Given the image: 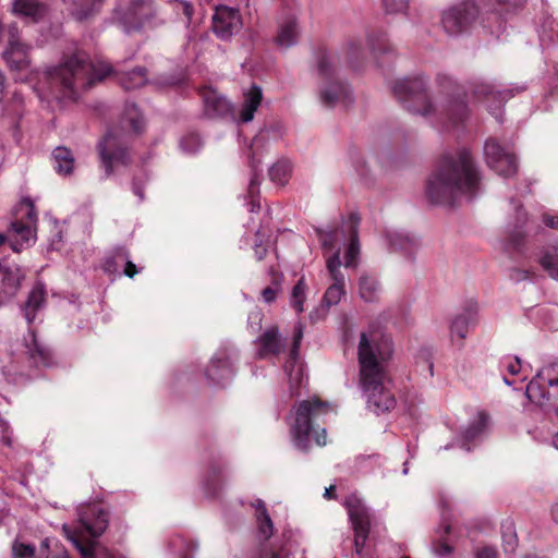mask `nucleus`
Segmentation results:
<instances>
[{
	"mask_svg": "<svg viewBox=\"0 0 558 558\" xmlns=\"http://www.w3.org/2000/svg\"><path fill=\"white\" fill-rule=\"evenodd\" d=\"M111 72L112 68L106 61H92L85 52L77 51L45 72V83L38 88V95L47 100L74 98L80 89L90 88Z\"/></svg>",
	"mask_w": 558,
	"mask_h": 558,
	"instance_id": "nucleus-2",
	"label": "nucleus"
},
{
	"mask_svg": "<svg viewBox=\"0 0 558 558\" xmlns=\"http://www.w3.org/2000/svg\"><path fill=\"white\" fill-rule=\"evenodd\" d=\"M381 292L380 283L373 275L362 274L359 278V294L365 302H376Z\"/></svg>",
	"mask_w": 558,
	"mask_h": 558,
	"instance_id": "nucleus-30",
	"label": "nucleus"
},
{
	"mask_svg": "<svg viewBox=\"0 0 558 558\" xmlns=\"http://www.w3.org/2000/svg\"><path fill=\"white\" fill-rule=\"evenodd\" d=\"M514 209L517 210L515 228H521L525 225L527 220L526 213L518 204H514Z\"/></svg>",
	"mask_w": 558,
	"mask_h": 558,
	"instance_id": "nucleus-56",
	"label": "nucleus"
},
{
	"mask_svg": "<svg viewBox=\"0 0 558 558\" xmlns=\"http://www.w3.org/2000/svg\"><path fill=\"white\" fill-rule=\"evenodd\" d=\"M0 426L2 427V440L5 445L11 446L12 444V437H11V430L7 423H1Z\"/></svg>",
	"mask_w": 558,
	"mask_h": 558,
	"instance_id": "nucleus-58",
	"label": "nucleus"
},
{
	"mask_svg": "<svg viewBox=\"0 0 558 558\" xmlns=\"http://www.w3.org/2000/svg\"><path fill=\"white\" fill-rule=\"evenodd\" d=\"M348 232V247L344 255V266L355 267L356 259L360 253V244L357 240V229L360 225V216L356 213H351L344 220Z\"/></svg>",
	"mask_w": 558,
	"mask_h": 558,
	"instance_id": "nucleus-23",
	"label": "nucleus"
},
{
	"mask_svg": "<svg viewBox=\"0 0 558 558\" xmlns=\"http://www.w3.org/2000/svg\"><path fill=\"white\" fill-rule=\"evenodd\" d=\"M344 506L354 530L355 551L361 554L369 532L368 511L361 498L355 494L345 498Z\"/></svg>",
	"mask_w": 558,
	"mask_h": 558,
	"instance_id": "nucleus-12",
	"label": "nucleus"
},
{
	"mask_svg": "<svg viewBox=\"0 0 558 558\" xmlns=\"http://www.w3.org/2000/svg\"><path fill=\"white\" fill-rule=\"evenodd\" d=\"M476 317L471 311H465L458 314L450 324V339L451 342L461 348L463 345V339H465L469 328L475 326Z\"/></svg>",
	"mask_w": 558,
	"mask_h": 558,
	"instance_id": "nucleus-26",
	"label": "nucleus"
},
{
	"mask_svg": "<svg viewBox=\"0 0 558 558\" xmlns=\"http://www.w3.org/2000/svg\"><path fill=\"white\" fill-rule=\"evenodd\" d=\"M387 13H403L409 7V0H383Z\"/></svg>",
	"mask_w": 558,
	"mask_h": 558,
	"instance_id": "nucleus-50",
	"label": "nucleus"
},
{
	"mask_svg": "<svg viewBox=\"0 0 558 558\" xmlns=\"http://www.w3.org/2000/svg\"><path fill=\"white\" fill-rule=\"evenodd\" d=\"M291 173V165L287 160H281L275 163L269 170L270 180L279 185H284Z\"/></svg>",
	"mask_w": 558,
	"mask_h": 558,
	"instance_id": "nucleus-43",
	"label": "nucleus"
},
{
	"mask_svg": "<svg viewBox=\"0 0 558 558\" xmlns=\"http://www.w3.org/2000/svg\"><path fill=\"white\" fill-rule=\"evenodd\" d=\"M303 338V327L301 324L298 325L293 336V348L291 353L283 366L284 373L288 376L290 390L294 393L299 387L306 380L304 367L299 359V347Z\"/></svg>",
	"mask_w": 558,
	"mask_h": 558,
	"instance_id": "nucleus-18",
	"label": "nucleus"
},
{
	"mask_svg": "<svg viewBox=\"0 0 558 558\" xmlns=\"http://www.w3.org/2000/svg\"><path fill=\"white\" fill-rule=\"evenodd\" d=\"M347 232V227L343 223V228L341 230H331V231H319V241L322 246L326 251H333V254H338L340 257V244L343 241Z\"/></svg>",
	"mask_w": 558,
	"mask_h": 558,
	"instance_id": "nucleus-36",
	"label": "nucleus"
},
{
	"mask_svg": "<svg viewBox=\"0 0 558 558\" xmlns=\"http://www.w3.org/2000/svg\"><path fill=\"white\" fill-rule=\"evenodd\" d=\"M477 16L478 8L473 1L462 2L442 12L441 26L448 35H460L470 29Z\"/></svg>",
	"mask_w": 558,
	"mask_h": 558,
	"instance_id": "nucleus-11",
	"label": "nucleus"
},
{
	"mask_svg": "<svg viewBox=\"0 0 558 558\" xmlns=\"http://www.w3.org/2000/svg\"><path fill=\"white\" fill-rule=\"evenodd\" d=\"M471 93L474 99L482 100V99H493L494 102H496L495 110L493 111V114H496V118L498 119L499 111L501 109V105L506 100V96L500 92H495L492 86H489L486 83H475L472 88Z\"/></svg>",
	"mask_w": 558,
	"mask_h": 558,
	"instance_id": "nucleus-33",
	"label": "nucleus"
},
{
	"mask_svg": "<svg viewBox=\"0 0 558 558\" xmlns=\"http://www.w3.org/2000/svg\"><path fill=\"white\" fill-rule=\"evenodd\" d=\"M338 61V56L332 52L320 51L316 57V71L320 81L319 99L329 108L352 101L349 86L335 78Z\"/></svg>",
	"mask_w": 558,
	"mask_h": 558,
	"instance_id": "nucleus-7",
	"label": "nucleus"
},
{
	"mask_svg": "<svg viewBox=\"0 0 558 558\" xmlns=\"http://www.w3.org/2000/svg\"><path fill=\"white\" fill-rule=\"evenodd\" d=\"M478 190V172L465 149L445 156L426 182L428 198L441 205H453L461 197L471 198Z\"/></svg>",
	"mask_w": 558,
	"mask_h": 558,
	"instance_id": "nucleus-3",
	"label": "nucleus"
},
{
	"mask_svg": "<svg viewBox=\"0 0 558 558\" xmlns=\"http://www.w3.org/2000/svg\"><path fill=\"white\" fill-rule=\"evenodd\" d=\"M262 99V89L256 85H252L251 88L244 93V100L239 111V118L242 122L253 120L254 113L259 107Z\"/></svg>",
	"mask_w": 558,
	"mask_h": 558,
	"instance_id": "nucleus-27",
	"label": "nucleus"
},
{
	"mask_svg": "<svg viewBox=\"0 0 558 558\" xmlns=\"http://www.w3.org/2000/svg\"><path fill=\"white\" fill-rule=\"evenodd\" d=\"M22 279L23 275L19 265L8 259L0 260V305L15 296Z\"/></svg>",
	"mask_w": 558,
	"mask_h": 558,
	"instance_id": "nucleus-20",
	"label": "nucleus"
},
{
	"mask_svg": "<svg viewBox=\"0 0 558 558\" xmlns=\"http://www.w3.org/2000/svg\"><path fill=\"white\" fill-rule=\"evenodd\" d=\"M235 354L231 349H220L211 359L206 376L215 384L223 386L229 383L234 375L233 359Z\"/></svg>",
	"mask_w": 558,
	"mask_h": 558,
	"instance_id": "nucleus-16",
	"label": "nucleus"
},
{
	"mask_svg": "<svg viewBox=\"0 0 558 558\" xmlns=\"http://www.w3.org/2000/svg\"><path fill=\"white\" fill-rule=\"evenodd\" d=\"M341 262L338 254L327 257L326 267L332 283L327 288L324 302L327 306L337 305L345 293V277L340 270Z\"/></svg>",
	"mask_w": 558,
	"mask_h": 558,
	"instance_id": "nucleus-19",
	"label": "nucleus"
},
{
	"mask_svg": "<svg viewBox=\"0 0 558 558\" xmlns=\"http://www.w3.org/2000/svg\"><path fill=\"white\" fill-rule=\"evenodd\" d=\"M277 292H278V288H277V287H267V288H265V289L262 291L263 300H264L266 303H271V302H274V301H275V299H276Z\"/></svg>",
	"mask_w": 558,
	"mask_h": 558,
	"instance_id": "nucleus-55",
	"label": "nucleus"
},
{
	"mask_svg": "<svg viewBox=\"0 0 558 558\" xmlns=\"http://www.w3.org/2000/svg\"><path fill=\"white\" fill-rule=\"evenodd\" d=\"M29 46L22 41L16 27L9 28L8 47L3 51V57L13 70L22 71L29 66L28 58Z\"/></svg>",
	"mask_w": 558,
	"mask_h": 558,
	"instance_id": "nucleus-17",
	"label": "nucleus"
},
{
	"mask_svg": "<svg viewBox=\"0 0 558 558\" xmlns=\"http://www.w3.org/2000/svg\"><path fill=\"white\" fill-rule=\"evenodd\" d=\"M551 518L556 523H558V502L551 508Z\"/></svg>",
	"mask_w": 558,
	"mask_h": 558,
	"instance_id": "nucleus-64",
	"label": "nucleus"
},
{
	"mask_svg": "<svg viewBox=\"0 0 558 558\" xmlns=\"http://www.w3.org/2000/svg\"><path fill=\"white\" fill-rule=\"evenodd\" d=\"M387 241L389 244V247L392 251H401L405 254H411L414 247L416 246V243L413 239H411L408 234L393 231L387 233Z\"/></svg>",
	"mask_w": 558,
	"mask_h": 558,
	"instance_id": "nucleus-39",
	"label": "nucleus"
},
{
	"mask_svg": "<svg viewBox=\"0 0 558 558\" xmlns=\"http://www.w3.org/2000/svg\"><path fill=\"white\" fill-rule=\"evenodd\" d=\"M45 303V290L43 284H36L27 299L24 312H25V318L31 324L35 316L36 312L40 310L44 306Z\"/></svg>",
	"mask_w": 558,
	"mask_h": 558,
	"instance_id": "nucleus-37",
	"label": "nucleus"
},
{
	"mask_svg": "<svg viewBox=\"0 0 558 558\" xmlns=\"http://www.w3.org/2000/svg\"><path fill=\"white\" fill-rule=\"evenodd\" d=\"M119 80L124 89L137 88L147 82L146 71L144 68H135L121 75Z\"/></svg>",
	"mask_w": 558,
	"mask_h": 558,
	"instance_id": "nucleus-42",
	"label": "nucleus"
},
{
	"mask_svg": "<svg viewBox=\"0 0 558 558\" xmlns=\"http://www.w3.org/2000/svg\"><path fill=\"white\" fill-rule=\"evenodd\" d=\"M502 366L508 371L511 375H518L522 369V364L519 357L514 359H506L502 362Z\"/></svg>",
	"mask_w": 558,
	"mask_h": 558,
	"instance_id": "nucleus-51",
	"label": "nucleus"
},
{
	"mask_svg": "<svg viewBox=\"0 0 558 558\" xmlns=\"http://www.w3.org/2000/svg\"><path fill=\"white\" fill-rule=\"evenodd\" d=\"M289 553L284 548L278 550L270 549L260 555L259 558H288Z\"/></svg>",
	"mask_w": 558,
	"mask_h": 558,
	"instance_id": "nucleus-54",
	"label": "nucleus"
},
{
	"mask_svg": "<svg viewBox=\"0 0 558 558\" xmlns=\"http://www.w3.org/2000/svg\"><path fill=\"white\" fill-rule=\"evenodd\" d=\"M126 119L135 133H141L144 129V120L135 105L126 109Z\"/></svg>",
	"mask_w": 558,
	"mask_h": 558,
	"instance_id": "nucleus-47",
	"label": "nucleus"
},
{
	"mask_svg": "<svg viewBox=\"0 0 558 558\" xmlns=\"http://www.w3.org/2000/svg\"><path fill=\"white\" fill-rule=\"evenodd\" d=\"M169 3L172 5V9L177 14H182L185 17V27L189 31L187 38H189V40H191L194 28H195L194 4L187 0H170Z\"/></svg>",
	"mask_w": 558,
	"mask_h": 558,
	"instance_id": "nucleus-38",
	"label": "nucleus"
},
{
	"mask_svg": "<svg viewBox=\"0 0 558 558\" xmlns=\"http://www.w3.org/2000/svg\"><path fill=\"white\" fill-rule=\"evenodd\" d=\"M299 36L300 27L298 20L295 16L289 15L278 23V32L275 41L280 49H288L298 43Z\"/></svg>",
	"mask_w": 558,
	"mask_h": 558,
	"instance_id": "nucleus-24",
	"label": "nucleus"
},
{
	"mask_svg": "<svg viewBox=\"0 0 558 558\" xmlns=\"http://www.w3.org/2000/svg\"><path fill=\"white\" fill-rule=\"evenodd\" d=\"M243 27L242 16L239 10L219 5L211 17V29L221 40H229Z\"/></svg>",
	"mask_w": 558,
	"mask_h": 558,
	"instance_id": "nucleus-14",
	"label": "nucleus"
},
{
	"mask_svg": "<svg viewBox=\"0 0 558 558\" xmlns=\"http://www.w3.org/2000/svg\"><path fill=\"white\" fill-rule=\"evenodd\" d=\"M8 243L10 245L9 232H0V245Z\"/></svg>",
	"mask_w": 558,
	"mask_h": 558,
	"instance_id": "nucleus-63",
	"label": "nucleus"
},
{
	"mask_svg": "<svg viewBox=\"0 0 558 558\" xmlns=\"http://www.w3.org/2000/svg\"><path fill=\"white\" fill-rule=\"evenodd\" d=\"M254 252L257 260H262L267 254V247L262 245L260 243H256L254 246Z\"/></svg>",
	"mask_w": 558,
	"mask_h": 558,
	"instance_id": "nucleus-59",
	"label": "nucleus"
},
{
	"mask_svg": "<svg viewBox=\"0 0 558 558\" xmlns=\"http://www.w3.org/2000/svg\"><path fill=\"white\" fill-rule=\"evenodd\" d=\"M502 547L506 554H513L518 546V537L512 522H505L501 526Z\"/></svg>",
	"mask_w": 558,
	"mask_h": 558,
	"instance_id": "nucleus-44",
	"label": "nucleus"
},
{
	"mask_svg": "<svg viewBox=\"0 0 558 558\" xmlns=\"http://www.w3.org/2000/svg\"><path fill=\"white\" fill-rule=\"evenodd\" d=\"M53 168L60 175H69L73 172L75 159L72 151L59 146L52 151Z\"/></svg>",
	"mask_w": 558,
	"mask_h": 558,
	"instance_id": "nucleus-31",
	"label": "nucleus"
},
{
	"mask_svg": "<svg viewBox=\"0 0 558 558\" xmlns=\"http://www.w3.org/2000/svg\"><path fill=\"white\" fill-rule=\"evenodd\" d=\"M523 234L521 233V231H515L511 236H510V244L513 246V248H517L519 250L522 242H523Z\"/></svg>",
	"mask_w": 558,
	"mask_h": 558,
	"instance_id": "nucleus-57",
	"label": "nucleus"
},
{
	"mask_svg": "<svg viewBox=\"0 0 558 558\" xmlns=\"http://www.w3.org/2000/svg\"><path fill=\"white\" fill-rule=\"evenodd\" d=\"M78 525L71 529L63 525L66 537L78 549L83 558H114L95 541L108 526V513L99 505L81 506L77 510Z\"/></svg>",
	"mask_w": 558,
	"mask_h": 558,
	"instance_id": "nucleus-5",
	"label": "nucleus"
},
{
	"mask_svg": "<svg viewBox=\"0 0 558 558\" xmlns=\"http://www.w3.org/2000/svg\"><path fill=\"white\" fill-rule=\"evenodd\" d=\"M526 397L539 407L558 410V362L544 366L529 383Z\"/></svg>",
	"mask_w": 558,
	"mask_h": 558,
	"instance_id": "nucleus-9",
	"label": "nucleus"
},
{
	"mask_svg": "<svg viewBox=\"0 0 558 558\" xmlns=\"http://www.w3.org/2000/svg\"><path fill=\"white\" fill-rule=\"evenodd\" d=\"M252 506L256 510L255 517L257 522L258 537L267 541L274 533V524L268 514L265 502L260 499H257Z\"/></svg>",
	"mask_w": 558,
	"mask_h": 558,
	"instance_id": "nucleus-34",
	"label": "nucleus"
},
{
	"mask_svg": "<svg viewBox=\"0 0 558 558\" xmlns=\"http://www.w3.org/2000/svg\"><path fill=\"white\" fill-rule=\"evenodd\" d=\"M327 408L328 404L318 399L304 400L295 407L294 421L291 424V435L295 447L304 451L307 450L312 422Z\"/></svg>",
	"mask_w": 558,
	"mask_h": 558,
	"instance_id": "nucleus-10",
	"label": "nucleus"
},
{
	"mask_svg": "<svg viewBox=\"0 0 558 558\" xmlns=\"http://www.w3.org/2000/svg\"><path fill=\"white\" fill-rule=\"evenodd\" d=\"M316 444L318 446H325L326 445V430L323 428L319 434L316 436Z\"/></svg>",
	"mask_w": 558,
	"mask_h": 558,
	"instance_id": "nucleus-61",
	"label": "nucleus"
},
{
	"mask_svg": "<svg viewBox=\"0 0 558 558\" xmlns=\"http://www.w3.org/2000/svg\"><path fill=\"white\" fill-rule=\"evenodd\" d=\"M12 12L31 22H37L45 15V7L36 0H13Z\"/></svg>",
	"mask_w": 558,
	"mask_h": 558,
	"instance_id": "nucleus-28",
	"label": "nucleus"
},
{
	"mask_svg": "<svg viewBox=\"0 0 558 558\" xmlns=\"http://www.w3.org/2000/svg\"><path fill=\"white\" fill-rule=\"evenodd\" d=\"M98 149L107 177L112 173L114 165H126L129 162L128 151L113 132L107 133L98 144Z\"/></svg>",
	"mask_w": 558,
	"mask_h": 558,
	"instance_id": "nucleus-15",
	"label": "nucleus"
},
{
	"mask_svg": "<svg viewBox=\"0 0 558 558\" xmlns=\"http://www.w3.org/2000/svg\"><path fill=\"white\" fill-rule=\"evenodd\" d=\"M204 107L205 113L210 118L220 117L230 111L229 101L214 90H209L204 95Z\"/></svg>",
	"mask_w": 558,
	"mask_h": 558,
	"instance_id": "nucleus-32",
	"label": "nucleus"
},
{
	"mask_svg": "<svg viewBox=\"0 0 558 558\" xmlns=\"http://www.w3.org/2000/svg\"><path fill=\"white\" fill-rule=\"evenodd\" d=\"M484 155L487 166L499 175L508 178L517 172L514 155L501 147L496 140L489 138L485 142Z\"/></svg>",
	"mask_w": 558,
	"mask_h": 558,
	"instance_id": "nucleus-13",
	"label": "nucleus"
},
{
	"mask_svg": "<svg viewBox=\"0 0 558 558\" xmlns=\"http://www.w3.org/2000/svg\"><path fill=\"white\" fill-rule=\"evenodd\" d=\"M451 532V525L442 513V522L436 531L437 539L433 542L432 548L435 555L447 557L453 553V547L448 543L446 536Z\"/></svg>",
	"mask_w": 558,
	"mask_h": 558,
	"instance_id": "nucleus-29",
	"label": "nucleus"
},
{
	"mask_svg": "<svg viewBox=\"0 0 558 558\" xmlns=\"http://www.w3.org/2000/svg\"><path fill=\"white\" fill-rule=\"evenodd\" d=\"M542 221L544 222V225L546 227H548L550 229L558 230V216L557 215L545 213L542 216Z\"/></svg>",
	"mask_w": 558,
	"mask_h": 558,
	"instance_id": "nucleus-53",
	"label": "nucleus"
},
{
	"mask_svg": "<svg viewBox=\"0 0 558 558\" xmlns=\"http://www.w3.org/2000/svg\"><path fill=\"white\" fill-rule=\"evenodd\" d=\"M489 425V415L484 411H478L470 424L462 430L461 435L456 439V445L470 451L471 442L478 440Z\"/></svg>",
	"mask_w": 558,
	"mask_h": 558,
	"instance_id": "nucleus-22",
	"label": "nucleus"
},
{
	"mask_svg": "<svg viewBox=\"0 0 558 558\" xmlns=\"http://www.w3.org/2000/svg\"><path fill=\"white\" fill-rule=\"evenodd\" d=\"M37 222L38 217L33 201L29 197L22 198L15 206L13 220L8 227L10 247L13 252L20 253L35 243Z\"/></svg>",
	"mask_w": 558,
	"mask_h": 558,
	"instance_id": "nucleus-8",
	"label": "nucleus"
},
{
	"mask_svg": "<svg viewBox=\"0 0 558 558\" xmlns=\"http://www.w3.org/2000/svg\"><path fill=\"white\" fill-rule=\"evenodd\" d=\"M202 140L199 135L192 133L184 136L180 142V147L187 154L196 153L202 147Z\"/></svg>",
	"mask_w": 558,
	"mask_h": 558,
	"instance_id": "nucleus-48",
	"label": "nucleus"
},
{
	"mask_svg": "<svg viewBox=\"0 0 558 558\" xmlns=\"http://www.w3.org/2000/svg\"><path fill=\"white\" fill-rule=\"evenodd\" d=\"M70 15L76 21H87L98 14L104 0H63Z\"/></svg>",
	"mask_w": 558,
	"mask_h": 558,
	"instance_id": "nucleus-25",
	"label": "nucleus"
},
{
	"mask_svg": "<svg viewBox=\"0 0 558 558\" xmlns=\"http://www.w3.org/2000/svg\"><path fill=\"white\" fill-rule=\"evenodd\" d=\"M306 284L304 278H301L298 283L294 286L291 294V305L293 308L301 313L304 311L303 303L306 299Z\"/></svg>",
	"mask_w": 558,
	"mask_h": 558,
	"instance_id": "nucleus-45",
	"label": "nucleus"
},
{
	"mask_svg": "<svg viewBox=\"0 0 558 558\" xmlns=\"http://www.w3.org/2000/svg\"><path fill=\"white\" fill-rule=\"evenodd\" d=\"M392 353L390 338L377 331L362 332L357 347L360 385L367 398V408L376 414L392 409L393 396L385 388L386 362Z\"/></svg>",
	"mask_w": 558,
	"mask_h": 558,
	"instance_id": "nucleus-1",
	"label": "nucleus"
},
{
	"mask_svg": "<svg viewBox=\"0 0 558 558\" xmlns=\"http://www.w3.org/2000/svg\"><path fill=\"white\" fill-rule=\"evenodd\" d=\"M133 192L138 196L140 201L144 199V194L142 187L137 183H133Z\"/></svg>",
	"mask_w": 558,
	"mask_h": 558,
	"instance_id": "nucleus-62",
	"label": "nucleus"
},
{
	"mask_svg": "<svg viewBox=\"0 0 558 558\" xmlns=\"http://www.w3.org/2000/svg\"><path fill=\"white\" fill-rule=\"evenodd\" d=\"M539 264L553 279L558 280V246L546 247L539 257Z\"/></svg>",
	"mask_w": 558,
	"mask_h": 558,
	"instance_id": "nucleus-40",
	"label": "nucleus"
},
{
	"mask_svg": "<svg viewBox=\"0 0 558 558\" xmlns=\"http://www.w3.org/2000/svg\"><path fill=\"white\" fill-rule=\"evenodd\" d=\"M27 354L35 365H48L50 362L49 351L39 343L34 333H32V342L27 345Z\"/></svg>",
	"mask_w": 558,
	"mask_h": 558,
	"instance_id": "nucleus-41",
	"label": "nucleus"
},
{
	"mask_svg": "<svg viewBox=\"0 0 558 558\" xmlns=\"http://www.w3.org/2000/svg\"><path fill=\"white\" fill-rule=\"evenodd\" d=\"M52 543L53 541L49 538L44 539L38 553H36V549L32 544L16 538L11 548L12 558H70L63 549H54L53 551H50ZM54 545H57L56 542Z\"/></svg>",
	"mask_w": 558,
	"mask_h": 558,
	"instance_id": "nucleus-21",
	"label": "nucleus"
},
{
	"mask_svg": "<svg viewBox=\"0 0 558 558\" xmlns=\"http://www.w3.org/2000/svg\"><path fill=\"white\" fill-rule=\"evenodd\" d=\"M361 54L362 43L359 39H350L343 48V56L350 66L355 68V61L361 57Z\"/></svg>",
	"mask_w": 558,
	"mask_h": 558,
	"instance_id": "nucleus-46",
	"label": "nucleus"
},
{
	"mask_svg": "<svg viewBox=\"0 0 558 558\" xmlns=\"http://www.w3.org/2000/svg\"><path fill=\"white\" fill-rule=\"evenodd\" d=\"M395 96L407 104V109L426 118H447L457 124L468 116V107L460 94H456L440 106H435L426 95V81L422 76L397 81L392 86Z\"/></svg>",
	"mask_w": 558,
	"mask_h": 558,
	"instance_id": "nucleus-4",
	"label": "nucleus"
},
{
	"mask_svg": "<svg viewBox=\"0 0 558 558\" xmlns=\"http://www.w3.org/2000/svg\"><path fill=\"white\" fill-rule=\"evenodd\" d=\"M116 19L126 34L156 28L166 23L154 0H118Z\"/></svg>",
	"mask_w": 558,
	"mask_h": 558,
	"instance_id": "nucleus-6",
	"label": "nucleus"
},
{
	"mask_svg": "<svg viewBox=\"0 0 558 558\" xmlns=\"http://www.w3.org/2000/svg\"><path fill=\"white\" fill-rule=\"evenodd\" d=\"M251 167H252V178L250 180V184H248V194L252 198H254L255 195L258 194V185H259V175L256 171V165L254 162V160L251 161ZM251 210L254 211L255 208H258L259 205L255 203V199H252L251 202Z\"/></svg>",
	"mask_w": 558,
	"mask_h": 558,
	"instance_id": "nucleus-49",
	"label": "nucleus"
},
{
	"mask_svg": "<svg viewBox=\"0 0 558 558\" xmlns=\"http://www.w3.org/2000/svg\"><path fill=\"white\" fill-rule=\"evenodd\" d=\"M474 556L475 558H498V551L493 546H483L475 550Z\"/></svg>",
	"mask_w": 558,
	"mask_h": 558,
	"instance_id": "nucleus-52",
	"label": "nucleus"
},
{
	"mask_svg": "<svg viewBox=\"0 0 558 558\" xmlns=\"http://www.w3.org/2000/svg\"><path fill=\"white\" fill-rule=\"evenodd\" d=\"M124 274L128 277H130V278L134 277L137 274V269H136L135 264H133L132 262L128 260L126 265H125Z\"/></svg>",
	"mask_w": 558,
	"mask_h": 558,
	"instance_id": "nucleus-60",
	"label": "nucleus"
},
{
	"mask_svg": "<svg viewBox=\"0 0 558 558\" xmlns=\"http://www.w3.org/2000/svg\"><path fill=\"white\" fill-rule=\"evenodd\" d=\"M259 349H258V356L265 357L268 354H278L281 350L282 343L279 338L278 329L275 327H271L267 329L260 337H259Z\"/></svg>",
	"mask_w": 558,
	"mask_h": 558,
	"instance_id": "nucleus-35",
	"label": "nucleus"
}]
</instances>
